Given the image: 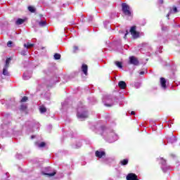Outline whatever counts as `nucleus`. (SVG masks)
Instances as JSON below:
<instances>
[{
    "mask_svg": "<svg viewBox=\"0 0 180 180\" xmlns=\"http://www.w3.org/2000/svg\"><path fill=\"white\" fill-rule=\"evenodd\" d=\"M37 146L39 148H44V147H46V143L45 142H41L40 143H38Z\"/></svg>",
    "mask_w": 180,
    "mask_h": 180,
    "instance_id": "obj_19",
    "label": "nucleus"
},
{
    "mask_svg": "<svg viewBox=\"0 0 180 180\" xmlns=\"http://www.w3.org/2000/svg\"><path fill=\"white\" fill-rule=\"evenodd\" d=\"M8 47H12V41H8L7 43Z\"/></svg>",
    "mask_w": 180,
    "mask_h": 180,
    "instance_id": "obj_24",
    "label": "nucleus"
},
{
    "mask_svg": "<svg viewBox=\"0 0 180 180\" xmlns=\"http://www.w3.org/2000/svg\"><path fill=\"white\" fill-rule=\"evenodd\" d=\"M95 155L98 158H102V157H105L106 155V153H105V151L96 150L95 153Z\"/></svg>",
    "mask_w": 180,
    "mask_h": 180,
    "instance_id": "obj_7",
    "label": "nucleus"
},
{
    "mask_svg": "<svg viewBox=\"0 0 180 180\" xmlns=\"http://www.w3.org/2000/svg\"><path fill=\"white\" fill-rule=\"evenodd\" d=\"M160 4H164V0H159Z\"/></svg>",
    "mask_w": 180,
    "mask_h": 180,
    "instance_id": "obj_30",
    "label": "nucleus"
},
{
    "mask_svg": "<svg viewBox=\"0 0 180 180\" xmlns=\"http://www.w3.org/2000/svg\"><path fill=\"white\" fill-rule=\"evenodd\" d=\"M77 117L78 119H86L88 117V113L86 111H84L82 113H79V112L77 114Z\"/></svg>",
    "mask_w": 180,
    "mask_h": 180,
    "instance_id": "obj_6",
    "label": "nucleus"
},
{
    "mask_svg": "<svg viewBox=\"0 0 180 180\" xmlns=\"http://www.w3.org/2000/svg\"><path fill=\"white\" fill-rule=\"evenodd\" d=\"M129 64H131L132 65H139V59L134 56H130Z\"/></svg>",
    "mask_w": 180,
    "mask_h": 180,
    "instance_id": "obj_4",
    "label": "nucleus"
},
{
    "mask_svg": "<svg viewBox=\"0 0 180 180\" xmlns=\"http://www.w3.org/2000/svg\"><path fill=\"white\" fill-rule=\"evenodd\" d=\"M39 111L41 113H46L47 112V108H46L44 105H41L39 107Z\"/></svg>",
    "mask_w": 180,
    "mask_h": 180,
    "instance_id": "obj_13",
    "label": "nucleus"
},
{
    "mask_svg": "<svg viewBox=\"0 0 180 180\" xmlns=\"http://www.w3.org/2000/svg\"><path fill=\"white\" fill-rule=\"evenodd\" d=\"M82 71L85 75H88V65L83 64L82 65Z\"/></svg>",
    "mask_w": 180,
    "mask_h": 180,
    "instance_id": "obj_9",
    "label": "nucleus"
},
{
    "mask_svg": "<svg viewBox=\"0 0 180 180\" xmlns=\"http://www.w3.org/2000/svg\"><path fill=\"white\" fill-rule=\"evenodd\" d=\"M127 180H139L137 174L134 173H129L126 176Z\"/></svg>",
    "mask_w": 180,
    "mask_h": 180,
    "instance_id": "obj_5",
    "label": "nucleus"
},
{
    "mask_svg": "<svg viewBox=\"0 0 180 180\" xmlns=\"http://www.w3.org/2000/svg\"><path fill=\"white\" fill-rule=\"evenodd\" d=\"M127 34H129V30H126V33L124 34V39H127Z\"/></svg>",
    "mask_w": 180,
    "mask_h": 180,
    "instance_id": "obj_26",
    "label": "nucleus"
},
{
    "mask_svg": "<svg viewBox=\"0 0 180 180\" xmlns=\"http://www.w3.org/2000/svg\"><path fill=\"white\" fill-rule=\"evenodd\" d=\"M121 165H127L129 164V159H124L120 161Z\"/></svg>",
    "mask_w": 180,
    "mask_h": 180,
    "instance_id": "obj_16",
    "label": "nucleus"
},
{
    "mask_svg": "<svg viewBox=\"0 0 180 180\" xmlns=\"http://www.w3.org/2000/svg\"><path fill=\"white\" fill-rule=\"evenodd\" d=\"M11 61H12V58H8L6 60V63L3 68V75H9L8 69L9 68V65L11 64Z\"/></svg>",
    "mask_w": 180,
    "mask_h": 180,
    "instance_id": "obj_3",
    "label": "nucleus"
},
{
    "mask_svg": "<svg viewBox=\"0 0 180 180\" xmlns=\"http://www.w3.org/2000/svg\"><path fill=\"white\" fill-rule=\"evenodd\" d=\"M31 139H34V136H31Z\"/></svg>",
    "mask_w": 180,
    "mask_h": 180,
    "instance_id": "obj_33",
    "label": "nucleus"
},
{
    "mask_svg": "<svg viewBox=\"0 0 180 180\" xmlns=\"http://www.w3.org/2000/svg\"><path fill=\"white\" fill-rule=\"evenodd\" d=\"M20 53H21L22 56H26V51H22L20 52Z\"/></svg>",
    "mask_w": 180,
    "mask_h": 180,
    "instance_id": "obj_27",
    "label": "nucleus"
},
{
    "mask_svg": "<svg viewBox=\"0 0 180 180\" xmlns=\"http://www.w3.org/2000/svg\"><path fill=\"white\" fill-rule=\"evenodd\" d=\"M140 75H144V71H141L139 72Z\"/></svg>",
    "mask_w": 180,
    "mask_h": 180,
    "instance_id": "obj_29",
    "label": "nucleus"
},
{
    "mask_svg": "<svg viewBox=\"0 0 180 180\" xmlns=\"http://www.w3.org/2000/svg\"><path fill=\"white\" fill-rule=\"evenodd\" d=\"M129 33H131V35L134 39H139V37H140V32H137V27L136 25L131 27Z\"/></svg>",
    "mask_w": 180,
    "mask_h": 180,
    "instance_id": "obj_1",
    "label": "nucleus"
},
{
    "mask_svg": "<svg viewBox=\"0 0 180 180\" xmlns=\"http://www.w3.org/2000/svg\"><path fill=\"white\" fill-rule=\"evenodd\" d=\"M106 106L110 108V106H112V104H105Z\"/></svg>",
    "mask_w": 180,
    "mask_h": 180,
    "instance_id": "obj_31",
    "label": "nucleus"
},
{
    "mask_svg": "<svg viewBox=\"0 0 180 180\" xmlns=\"http://www.w3.org/2000/svg\"><path fill=\"white\" fill-rule=\"evenodd\" d=\"M118 86H120V88L121 89H126V86H127V84H126V82H124V81H120L119 83H118Z\"/></svg>",
    "mask_w": 180,
    "mask_h": 180,
    "instance_id": "obj_10",
    "label": "nucleus"
},
{
    "mask_svg": "<svg viewBox=\"0 0 180 180\" xmlns=\"http://www.w3.org/2000/svg\"><path fill=\"white\" fill-rule=\"evenodd\" d=\"M173 12H174V13H178V8H176V7H173Z\"/></svg>",
    "mask_w": 180,
    "mask_h": 180,
    "instance_id": "obj_25",
    "label": "nucleus"
},
{
    "mask_svg": "<svg viewBox=\"0 0 180 180\" xmlns=\"http://www.w3.org/2000/svg\"><path fill=\"white\" fill-rule=\"evenodd\" d=\"M39 26H41V27H44V26H46V25H47V22L46 21H40L39 22Z\"/></svg>",
    "mask_w": 180,
    "mask_h": 180,
    "instance_id": "obj_20",
    "label": "nucleus"
},
{
    "mask_svg": "<svg viewBox=\"0 0 180 180\" xmlns=\"http://www.w3.org/2000/svg\"><path fill=\"white\" fill-rule=\"evenodd\" d=\"M27 99H29V98H27V96H24V97L22 98L20 102H21V103L27 102Z\"/></svg>",
    "mask_w": 180,
    "mask_h": 180,
    "instance_id": "obj_21",
    "label": "nucleus"
},
{
    "mask_svg": "<svg viewBox=\"0 0 180 180\" xmlns=\"http://www.w3.org/2000/svg\"><path fill=\"white\" fill-rule=\"evenodd\" d=\"M26 22L25 19L18 18L16 21V25H23Z\"/></svg>",
    "mask_w": 180,
    "mask_h": 180,
    "instance_id": "obj_11",
    "label": "nucleus"
},
{
    "mask_svg": "<svg viewBox=\"0 0 180 180\" xmlns=\"http://www.w3.org/2000/svg\"><path fill=\"white\" fill-rule=\"evenodd\" d=\"M122 10L126 16H131V11H130V6L126 3L122 4Z\"/></svg>",
    "mask_w": 180,
    "mask_h": 180,
    "instance_id": "obj_2",
    "label": "nucleus"
},
{
    "mask_svg": "<svg viewBox=\"0 0 180 180\" xmlns=\"http://www.w3.org/2000/svg\"><path fill=\"white\" fill-rule=\"evenodd\" d=\"M160 85L164 89H167V80L164 77H160Z\"/></svg>",
    "mask_w": 180,
    "mask_h": 180,
    "instance_id": "obj_8",
    "label": "nucleus"
},
{
    "mask_svg": "<svg viewBox=\"0 0 180 180\" xmlns=\"http://www.w3.org/2000/svg\"><path fill=\"white\" fill-rule=\"evenodd\" d=\"M27 109V105L25 104H22L20 107V110H21L22 112L26 111Z\"/></svg>",
    "mask_w": 180,
    "mask_h": 180,
    "instance_id": "obj_15",
    "label": "nucleus"
},
{
    "mask_svg": "<svg viewBox=\"0 0 180 180\" xmlns=\"http://www.w3.org/2000/svg\"><path fill=\"white\" fill-rule=\"evenodd\" d=\"M53 57L55 60H60V58H61V55L60 53H55Z\"/></svg>",
    "mask_w": 180,
    "mask_h": 180,
    "instance_id": "obj_18",
    "label": "nucleus"
},
{
    "mask_svg": "<svg viewBox=\"0 0 180 180\" xmlns=\"http://www.w3.org/2000/svg\"><path fill=\"white\" fill-rule=\"evenodd\" d=\"M78 50H79V49L78 48L77 46H73V53H77V51H78Z\"/></svg>",
    "mask_w": 180,
    "mask_h": 180,
    "instance_id": "obj_23",
    "label": "nucleus"
},
{
    "mask_svg": "<svg viewBox=\"0 0 180 180\" xmlns=\"http://www.w3.org/2000/svg\"><path fill=\"white\" fill-rule=\"evenodd\" d=\"M27 9L31 13H36V8L34 6H30L27 7Z\"/></svg>",
    "mask_w": 180,
    "mask_h": 180,
    "instance_id": "obj_12",
    "label": "nucleus"
},
{
    "mask_svg": "<svg viewBox=\"0 0 180 180\" xmlns=\"http://www.w3.org/2000/svg\"><path fill=\"white\" fill-rule=\"evenodd\" d=\"M131 115H136V112L134 111H131Z\"/></svg>",
    "mask_w": 180,
    "mask_h": 180,
    "instance_id": "obj_32",
    "label": "nucleus"
},
{
    "mask_svg": "<svg viewBox=\"0 0 180 180\" xmlns=\"http://www.w3.org/2000/svg\"><path fill=\"white\" fill-rule=\"evenodd\" d=\"M34 44H30V42H27V44H24V47L26 49H30V47H33Z\"/></svg>",
    "mask_w": 180,
    "mask_h": 180,
    "instance_id": "obj_14",
    "label": "nucleus"
},
{
    "mask_svg": "<svg viewBox=\"0 0 180 180\" xmlns=\"http://www.w3.org/2000/svg\"><path fill=\"white\" fill-rule=\"evenodd\" d=\"M115 64L118 67V68H123V63L122 62L115 61Z\"/></svg>",
    "mask_w": 180,
    "mask_h": 180,
    "instance_id": "obj_17",
    "label": "nucleus"
},
{
    "mask_svg": "<svg viewBox=\"0 0 180 180\" xmlns=\"http://www.w3.org/2000/svg\"><path fill=\"white\" fill-rule=\"evenodd\" d=\"M171 13H172V10H171L168 14L167 15V18H169V15H171Z\"/></svg>",
    "mask_w": 180,
    "mask_h": 180,
    "instance_id": "obj_28",
    "label": "nucleus"
},
{
    "mask_svg": "<svg viewBox=\"0 0 180 180\" xmlns=\"http://www.w3.org/2000/svg\"><path fill=\"white\" fill-rule=\"evenodd\" d=\"M44 175H48L49 176H54V175H56V172H53L52 173H46L44 174Z\"/></svg>",
    "mask_w": 180,
    "mask_h": 180,
    "instance_id": "obj_22",
    "label": "nucleus"
}]
</instances>
